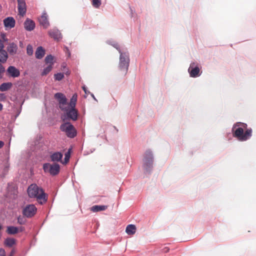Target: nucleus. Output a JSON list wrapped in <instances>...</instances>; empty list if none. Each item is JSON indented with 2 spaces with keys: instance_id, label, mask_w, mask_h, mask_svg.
<instances>
[{
  "instance_id": "nucleus-19",
  "label": "nucleus",
  "mask_w": 256,
  "mask_h": 256,
  "mask_svg": "<svg viewBox=\"0 0 256 256\" xmlns=\"http://www.w3.org/2000/svg\"><path fill=\"white\" fill-rule=\"evenodd\" d=\"M45 54V50L42 46H38L35 52L36 58L38 59H42Z\"/></svg>"
},
{
  "instance_id": "nucleus-33",
  "label": "nucleus",
  "mask_w": 256,
  "mask_h": 256,
  "mask_svg": "<svg viewBox=\"0 0 256 256\" xmlns=\"http://www.w3.org/2000/svg\"><path fill=\"white\" fill-rule=\"evenodd\" d=\"M18 222L20 224H24L25 221L23 218L20 216L18 218Z\"/></svg>"
},
{
  "instance_id": "nucleus-36",
  "label": "nucleus",
  "mask_w": 256,
  "mask_h": 256,
  "mask_svg": "<svg viewBox=\"0 0 256 256\" xmlns=\"http://www.w3.org/2000/svg\"><path fill=\"white\" fill-rule=\"evenodd\" d=\"M0 256H6V252L4 249L0 248Z\"/></svg>"
},
{
  "instance_id": "nucleus-21",
  "label": "nucleus",
  "mask_w": 256,
  "mask_h": 256,
  "mask_svg": "<svg viewBox=\"0 0 256 256\" xmlns=\"http://www.w3.org/2000/svg\"><path fill=\"white\" fill-rule=\"evenodd\" d=\"M108 208L107 206H94L91 208V210L93 212H97L99 211L104 210Z\"/></svg>"
},
{
  "instance_id": "nucleus-18",
  "label": "nucleus",
  "mask_w": 256,
  "mask_h": 256,
  "mask_svg": "<svg viewBox=\"0 0 256 256\" xmlns=\"http://www.w3.org/2000/svg\"><path fill=\"white\" fill-rule=\"evenodd\" d=\"M63 154L60 152H56L50 155V159L52 162H61Z\"/></svg>"
},
{
  "instance_id": "nucleus-35",
  "label": "nucleus",
  "mask_w": 256,
  "mask_h": 256,
  "mask_svg": "<svg viewBox=\"0 0 256 256\" xmlns=\"http://www.w3.org/2000/svg\"><path fill=\"white\" fill-rule=\"evenodd\" d=\"M4 72V68L0 64V78H2V74Z\"/></svg>"
},
{
  "instance_id": "nucleus-32",
  "label": "nucleus",
  "mask_w": 256,
  "mask_h": 256,
  "mask_svg": "<svg viewBox=\"0 0 256 256\" xmlns=\"http://www.w3.org/2000/svg\"><path fill=\"white\" fill-rule=\"evenodd\" d=\"M93 6L96 8H98L101 5V0H92Z\"/></svg>"
},
{
  "instance_id": "nucleus-39",
  "label": "nucleus",
  "mask_w": 256,
  "mask_h": 256,
  "mask_svg": "<svg viewBox=\"0 0 256 256\" xmlns=\"http://www.w3.org/2000/svg\"><path fill=\"white\" fill-rule=\"evenodd\" d=\"M14 252H15L14 250H12L10 252V256H12V255L14 254Z\"/></svg>"
},
{
  "instance_id": "nucleus-38",
  "label": "nucleus",
  "mask_w": 256,
  "mask_h": 256,
  "mask_svg": "<svg viewBox=\"0 0 256 256\" xmlns=\"http://www.w3.org/2000/svg\"><path fill=\"white\" fill-rule=\"evenodd\" d=\"M5 98V96L4 94H0V100H3Z\"/></svg>"
},
{
  "instance_id": "nucleus-24",
  "label": "nucleus",
  "mask_w": 256,
  "mask_h": 256,
  "mask_svg": "<svg viewBox=\"0 0 256 256\" xmlns=\"http://www.w3.org/2000/svg\"><path fill=\"white\" fill-rule=\"evenodd\" d=\"M19 232L18 228L17 227L14 226H8L6 232L10 234H14Z\"/></svg>"
},
{
  "instance_id": "nucleus-25",
  "label": "nucleus",
  "mask_w": 256,
  "mask_h": 256,
  "mask_svg": "<svg viewBox=\"0 0 256 256\" xmlns=\"http://www.w3.org/2000/svg\"><path fill=\"white\" fill-rule=\"evenodd\" d=\"M12 86V84L10 82L3 83L0 86V90L1 92H4L10 89Z\"/></svg>"
},
{
  "instance_id": "nucleus-13",
  "label": "nucleus",
  "mask_w": 256,
  "mask_h": 256,
  "mask_svg": "<svg viewBox=\"0 0 256 256\" xmlns=\"http://www.w3.org/2000/svg\"><path fill=\"white\" fill-rule=\"evenodd\" d=\"M6 72L8 75L12 78H18L20 76V70L14 66H10Z\"/></svg>"
},
{
  "instance_id": "nucleus-8",
  "label": "nucleus",
  "mask_w": 256,
  "mask_h": 256,
  "mask_svg": "<svg viewBox=\"0 0 256 256\" xmlns=\"http://www.w3.org/2000/svg\"><path fill=\"white\" fill-rule=\"evenodd\" d=\"M66 110H62L63 112H66V115L68 119L72 120L74 121H76L78 120V111L75 108L67 107Z\"/></svg>"
},
{
  "instance_id": "nucleus-6",
  "label": "nucleus",
  "mask_w": 256,
  "mask_h": 256,
  "mask_svg": "<svg viewBox=\"0 0 256 256\" xmlns=\"http://www.w3.org/2000/svg\"><path fill=\"white\" fill-rule=\"evenodd\" d=\"M54 97L58 102V106L60 110H66L68 106L67 98L65 95L61 92L56 93Z\"/></svg>"
},
{
  "instance_id": "nucleus-43",
  "label": "nucleus",
  "mask_w": 256,
  "mask_h": 256,
  "mask_svg": "<svg viewBox=\"0 0 256 256\" xmlns=\"http://www.w3.org/2000/svg\"><path fill=\"white\" fill-rule=\"evenodd\" d=\"M70 74V72L68 70L66 72V75H69Z\"/></svg>"
},
{
  "instance_id": "nucleus-44",
  "label": "nucleus",
  "mask_w": 256,
  "mask_h": 256,
  "mask_svg": "<svg viewBox=\"0 0 256 256\" xmlns=\"http://www.w3.org/2000/svg\"><path fill=\"white\" fill-rule=\"evenodd\" d=\"M2 105L0 103V110H2Z\"/></svg>"
},
{
  "instance_id": "nucleus-34",
  "label": "nucleus",
  "mask_w": 256,
  "mask_h": 256,
  "mask_svg": "<svg viewBox=\"0 0 256 256\" xmlns=\"http://www.w3.org/2000/svg\"><path fill=\"white\" fill-rule=\"evenodd\" d=\"M1 38H2V40L3 42H7L8 40V38H6V34H1Z\"/></svg>"
},
{
  "instance_id": "nucleus-15",
  "label": "nucleus",
  "mask_w": 256,
  "mask_h": 256,
  "mask_svg": "<svg viewBox=\"0 0 256 256\" xmlns=\"http://www.w3.org/2000/svg\"><path fill=\"white\" fill-rule=\"evenodd\" d=\"M15 20L12 17H8L4 20L5 27L9 28H14L15 26Z\"/></svg>"
},
{
  "instance_id": "nucleus-7",
  "label": "nucleus",
  "mask_w": 256,
  "mask_h": 256,
  "mask_svg": "<svg viewBox=\"0 0 256 256\" xmlns=\"http://www.w3.org/2000/svg\"><path fill=\"white\" fill-rule=\"evenodd\" d=\"M144 160V167L146 170H148L152 168L153 164V156L151 151H146Z\"/></svg>"
},
{
  "instance_id": "nucleus-4",
  "label": "nucleus",
  "mask_w": 256,
  "mask_h": 256,
  "mask_svg": "<svg viewBox=\"0 0 256 256\" xmlns=\"http://www.w3.org/2000/svg\"><path fill=\"white\" fill-rule=\"evenodd\" d=\"M60 130L66 133L68 137L74 138L76 135V130L70 122H64L60 126Z\"/></svg>"
},
{
  "instance_id": "nucleus-20",
  "label": "nucleus",
  "mask_w": 256,
  "mask_h": 256,
  "mask_svg": "<svg viewBox=\"0 0 256 256\" xmlns=\"http://www.w3.org/2000/svg\"><path fill=\"white\" fill-rule=\"evenodd\" d=\"M136 226L134 224H128L126 229V232L128 235H133L136 232Z\"/></svg>"
},
{
  "instance_id": "nucleus-30",
  "label": "nucleus",
  "mask_w": 256,
  "mask_h": 256,
  "mask_svg": "<svg viewBox=\"0 0 256 256\" xmlns=\"http://www.w3.org/2000/svg\"><path fill=\"white\" fill-rule=\"evenodd\" d=\"M70 158V150H69L65 154L64 162L61 161V162L63 164H67Z\"/></svg>"
},
{
  "instance_id": "nucleus-9",
  "label": "nucleus",
  "mask_w": 256,
  "mask_h": 256,
  "mask_svg": "<svg viewBox=\"0 0 256 256\" xmlns=\"http://www.w3.org/2000/svg\"><path fill=\"white\" fill-rule=\"evenodd\" d=\"M36 210L34 204H28L23 209L22 214L27 218H31L36 214Z\"/></svg>"
},
{
  "instance_id": "nucleus-16",
  "label": "nucleus",
  "mask_w": 256,
  "mask_h": 256,
  "mask_svg": "<svg viewBox=\"0 0 256 256\" xmlns=\"http://www.w3.org/2000/svg\"><path fill=\"white\" fill-rule=\"evenodd\" d=\"M24 26L26 30L31 31L34 28L35 23L33 20L27 18L24 22Z\"/></svg>"
},
{
  "instance_id": "nucleus-14",
  "label": "nucleus",
  "mask_w": 256,
  "mask_h": 256,
  "mask_svg": "<svg viewBox=\"0 0 256 256\" xmlns=\"http://www.w3.org/2000/svg\"><path fill=\"white\" fill-rule=\"evenodd\" d=\"M49 36L56 40H60L62 38V34L57 28L51 29L48 31Z\"/></svg>"
},
{
  "instance_id": "nucleus-40",
  "label": "nucleus",
  "mask_w": 256,
  "mask_h": 256,
  "mask_svg": "<svg viewBox=\"0 0 256 256\" xmlns=\"http://www.w3.org/2000/svg\"><path fill=\"white\" fill-rule=\"evenodd\" d=\"M4 145V143L2 142V141H0V148H2Z\"/></svg>"
},
{
  "instance_id": "nucleus-17",
  "label": "nucleus",
  "mask_w": 256,
  "mask_h": 256,
  "mask_svg": "<svg viewBox=\"0 0 256 256\" xmlns=\"http://www.w3.org/2000/svg\"><path fill=\"white\" fill-rule=\"evenodd\" d=\"M7 50L10 54L14 55L16 54L17 52L18 46L14 42L10 43L7 47Z\"/></svg>"
},
{
  "instance_id": "nucleus-23",
  "label": "nucleus",
  "mask_w": 256,
  "mask_h": 256,
  "mask_svg": "<svg viewBox=\"0 0 256 256\" xmlns=\"http://www.w3.org/2000/svg\"><path fill=\"white\" fill-rule=\"evenodd\" d=\"M8 58V54L5 50L0 51V62L4 63Z\"/></svg>"
},
{
  "instance_id": "nucleus-31",
  "label": "nucleus",
  "mask_w": 256,
  "mask_h": 256,
  "mask_svg": "<svg viewBox=\"0 0 256 256\" xmlns=\"http://www.w3.org/2000/svg\"><path fill=\"white\" fill-rule=\"evenodd\" d=\"M26 53L28 56H32L33 54V48L30 44H28L27 46Z\"/></svg>"
},
{
  "instance_id": "nucleus-42",
  "label": "nucleus",
  "mask_w": 256,
  "mask_h": 256,
  "mask_svg": "<svg viewBox=\"0 0 256 256\" xmlns=\"http://www.w3.org/2000/svg\"><path fill=\"white\" fill-rule=\"evenodd\" d=\"M82 89H83V90L84 91L85 93H86V94H87V92H86V88L85 86H83V87H82Z\"/></svg>"
},
{
  "instance_id": "nucleus-5",
  "label": "nucleus",
  "mask_w": 256,
  "mask_h": 256,
  "mask_svg": "<svg viewBox=\"0 0 256 256\" xmlns=\"http://www.w3.org/2000/svg\"><path fill=\"white\" fill-rule=\"evenodd\" d=\"M43 169L44 172L50 174L52 176L57 175L60 170V165L58 164H50L45 163L43 164Z\"/></svg>"
},
{
  "instance_id": "nucleus-22",
  "label": "nucleus",
  "mask_w": 256,
  "mask_h": 256,
  "mask_svg": "<svg viewBox=\"0 0 256 256\" xmlns=\"http://www.w3.org/2000/svg\"><path fill=\"white\" fill-rule=\"evenodd\" d=\"M77 97L78 96L76 94H74L72 96V98H70V102L69 103L68 102V107H72V108H75L76 103L77 102Z\"/></svg>"
},
{
  "instance_id": "nucleus-37",
  "label": "nucleus",
  "mask_w": 256,
  "mask_h": 256,
  "mask_svg": "<svg viewBox=\"0 0 256 256\" xmlns=\"http://www.w3.org/2000/svg\"><path fill=\"white\" fill-rule=\"evenodd\" d=\"M4 48V44H3V42L1 39H0V51L4 50L3 48Z\"/></svg>"
},
{
  "instance_id": "nucleus-41",
  "label": "nucleus",
  "mask_w": 256,
  "mask_h": 256,
  "mask_svg": "<svg viewBox=\"0 0 256 256\" xmlns=\"http://www.w3.org/2000/svg\"><path fill=\"white\" fill-rule=\"evenodd\" d=\"M168 250L169 249L167 248H165L164 249V252H168Z\"/></svg>"
},
{
  "instance_id": "nucleus-2",
  "label": "nucleus",
  "mask_w": 256,
  "mask_h": 256,
  "mask_svg": "<svg viewBox=\"0 0 256 256\" xmlns=\"http://www.w3.org/2000/svg\"><path fill=\"white\" fill-rule=\"evenodd\" d=\"M28 196L30 198H36L39 204H42L46 203L48 197L44 190L38 186L36 184H30L27 190Z\"/></svg>"
},
{
  "instance_id": "nucleus-27",
  "label": "nucleus",
  "mask_w": 256,
  "mask_h": 256,
  "mask_svg": "<svg viewBox=\"0 0 256 256\" xmlns=\"http://www.w3.org/2000/svg\"><path fill=\"white\" fill-rule=\"evenodd\" d=\"M54 56L50 54L47 56L45 58V62L47 64H49V65H52V66L54 64Z\"/></svg>"
},
{
  "instance_id": "nucleus-1",
  "label": "nucleus",
  "mask_w": 256,
  "mask_h": 256,
  "mask_svg": "<svg viewBox=\"0 0 256 256\" xmlns=\"http://www.w3.org/2000/svg\"><path fill=\"white\" fill-rule=\"evenodd\" d=\"M247 127V124L244 123L236 122L232 128L233 136L237 138L240 141H246L252 136V130L246 129L244 132V129Z\"/></svg>"
},
{
  "instance_id": "nucleus-11",
  "label": "nucleus",
  "mask_w": 256,
  "mask_h": 256,
  "mask_svg": "<svg viewBox=\"0 0 256 256\" xmlns=\"http://www.w3.org/2000/svg\"><path fill=\"white\" fill-rule=\"evenodd\" d=\"M18 14L24 16L26 12V4L24 0H17Z\"/></svg>"
},
{
  "instance_id": "nucleus-28",
  "label": "nucleus",
  "mask_w": 256,
  "mask_h": 256,
  "mask_svg": "<svg viewBox=\"0 0 256 256\" xmlns=\"http://www.w3.org/2000/svg\"><path fill=\"white\" fill-rule=\"evenodd\" d=\"M52 65H48L47 67L44 68L43 72L42 73V76H46L52 70Z\"/></svg>"
},
{
  "instance_id": "nucleus-12",
  "label": "nucleus",
  "mask_w": 256,
  "mask_h": 256,
  "mask_svg": "<svg viewBox=\"0 0 256 256\" xmlns=\"http://www.w3.org/2000/svg\"><path fill=\"white\" fill-rule=\"evenodd\" d=\"M40 24L44 28H47L50 26L48 20V16L46 12H44L42 16L38 19Z\"/></svg>"
},
{
  "instance_id": "nucleus-10",
  "label": "nucleus",
  "mask_w": 256,
  "mask_h": 256,
  "mask_svg": "<svg viewBox=\"0 0 256 256\" xmlns=\"http://www.w3.org/2000/svg\"><path fill=\"white\" fill-rule=\"evenodd\" d=\"M188 71L191 77L196 78L200 76V69L194 62L190 64Z\"/></svg>"
},
{
  "instance_id": "nucleus-26",
  "label": "nucleus",
  "mask_w": 256,
  "mask_h": 256,
  "mask_svg": "<svg viewBox=\"0 0 256 256\" xmlns=\"http://www.w3.org/2000/svg\"><path fill=\"white\" fill-rule=\"evenodd\" d=\"M16 243V240L12 238H6L4 241V244L6 246L12 247L13 245H14Z\"/></svg>"
},
{
  "instance_id": "nucleus-29",
  "label": "nucleus",
  "mask_w": 256,
  "mask_h": 256,
  "mask_svg": "<svg viewBox=\"0 0 256 256\" xmlns=\"http://www.w3.org/2000/svg\"><path fill=\"white\" fill-rule=\"evenodd\" d=\"M64 78V74L62 73H57L54 74V78L56 80H61Z\"/></svg>"
},
{
  "instance_id": "nucleus-3",
  "label": "nucleus",
  "mask_w": 256,
  "mask_h": 256,
  "mask_svg": "<svg viewBox=\"0 0 256 256\" xmlns=\"http://www.w3.org/2000/svg\"><path fill=\"white\" fill-rule=\"evenodd\" d=\"M119 52L120 53V56L118 68L120 71L121 74L126 76L129 66V54L128 52H122L120 50H119Z\"/></svg>"
}]
</instances>
